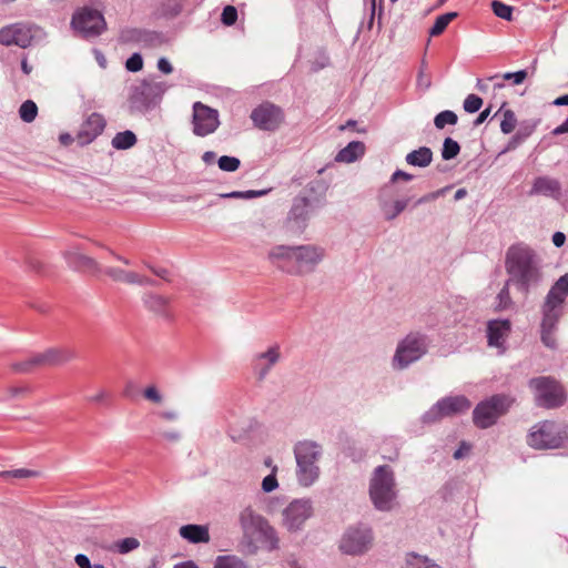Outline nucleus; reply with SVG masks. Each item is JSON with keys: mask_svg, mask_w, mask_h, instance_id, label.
I'll return each instance as SVG.
<instances>
[{"mask_svg": "<svg viewBox=\"0 0 568 568\" xmlns=\"http://www.w3.org/2000/svg\"><path fill=\"white\" fill-rule=\"evenodd\" d=\"M125 68L130 72H139L143 68V58L140 53H133L125 62Z\"/></svg>", "mask_w": 568, "mask_h": 568, "instance_id": "nucleus-49", "label": "nucleus"}, {"mask_svg": "<svg viewBox=\"0 0 568 568\" xmlns=\"http://www.w3.org/2000/svg\"><path fill=\"white\" fill-rule=\"evenodd\" d=\"M250 119L255 128L262 131L275 132L284 123L285 114L281 106L265 101L252 110Z\"/></svg>", "mask_w": 568, "mask_h": 568, "instance_id": "nucleus-16", "label": "nucleus"}, {"mask_svg": "<svg viewBox=\"0 0 568 568\" xmlns=\"http://www.w3.org/2000/svg\"><path fill=\"white\" fill-rule=\"evenodd\" d=\"M373 541L372 527L364 523H357L345 529L339 540V549L346 555L361 556L372 548Z\"/></svg>", "mask_w": 568, "mask_h": 568, "instance_id": "nucleus-10", "label": "nucleus"}, {"mask_svg": "<svg viewBox=\"0 0 568 568\" xmlns=\"http://www.w3.org/2000/svg\"><path fill=\"white\" fill-rule=\"evenodd\" d=\"M239 524L244 538L262 544L270 551L278 548L280 540L275 529L252 506H246L240 511Z\"/></svg>", "mask_w": 568, "mask_h": 568, "instance_id": "nucleus-7", "label": "nucleus"}, {"mask_svg": "<svg viewBox=\"0 0 568 568\" xmlns=\"http://www.w3.org/2000/svg\"><path fill=\"white\" fill-rule=\"evenodd\" d=\"M281 359V347L274 344L264 352L255 353L252 357L251 365L258 381H264L272 368Z\"/></svg>", "mask_w": 568, "mask_h": 568, "instance_id": "nucleus-20", "label": "nucleus"}, {"mask_svg": "<svg viewBox=\"0 0 568 568\" xmlns=\"http://www.w3.org/2000/svg\"><path fill=\"white\" fill-rule=\"evenodd\" d=\"M214 568H247V566L235 556H219Z\"/></svg>", "mask_w": 568, "mask_h": 568, "instance_id": "nucleus-37", "label": "nucleus"}, {"mask_svg": "<svg viewBox=\"0 0 568 568\" xmlns=\"http://www.w3.org/2000/svg\"><path fill=\"white\" fill-rule=\"evenodd\" d=\"M561 185L556 179L549 176L536 178L532 184L529 195L541 194L545 196L558 199L560 196Z\"/></svg>", "mask_w": 568, "mask_h": 568, "instance_id": "nucleus-25", "label": "nucleus"}, {"mask_svg": "<svg viewBox=\"0 0 568 568\" xmlns=\"http://www.w3.org/2000/svg\"><path fill=\"white\" fill-rule=\"evenodd\" d=\"M406 568H440L427 557L417 554H410L407 558Z\"/></svg>", "mask_w": 568, "mask_h": 568, "instance_id": "nucleus-36", "label": "nucleus"}, {"mask_svg": "<svg viewBox=\"0 0 568 568\" xmlns=\"http://www.w3.org/2000/svg\"><path fill=\"white\" fill-rule=\"evenodd\" d=\"M237 20V10L233 6H226L223 9L221 21L225 26H233Z\"/></svg>", "mask_w": 568, "mask_h": 568, "instance_id": "nucleus-48", "label": "nucleus"}, {"mask_svg": "<svg viewBox=\"0 0 568 568\" xmlns=\"http://www.w3.org/2000/svg\"><path fill=\"white\" fill-rule=\"evenodd\" d=\"M323 446L312 439L298 440L293 447L296 462V479L300 486L311 487L321 475L320 460L323 457Z\"/></svg>", "mask_w": 568, "mask_h": 568, "instance_id": "nucleus-5", "label": "nucleus"}, {"mask_svg": "<svg viewBox=\"0 0 568 568\" xmlns=\"http://www.w3.org/2000/svg\"><path fill=\"white\" fill-rule=\"evenodd\" d=\"M568 132V118L552 131L554 135H560Z\"/></svg>", "mask_w": 568, "mask_h": 568, "instance_id": "nucleus-63", "label": "nucleus"}, {"mask_svg": "<svg viewBox=\"0 0 568 568\" xmlns=\"http://www.w3.org/2000/svg\"><path fill=\"white\" fill-rule=\"evenodd\" d=\"M38 114V106L32 100L24 101L19 108V115L26 123L34 121Z\"/></svg>", "mask_w": 568, "mask_h": 568, "instance_id": "nucleus-35", "label": "nucleus"}, {"mask_svg": "<svg viewBox=\"0 0 568 568\" xmlns=\"http://www.w3.org/2000/svg\"><path fill=\"white\" fill-rule=\"evenodd\" d=\"M180 536L192 544H201L210 541L209 528L203 525L189 524L179 530Z\"/></svg>", "mask_w": 568, "mask_h": 568, "instance_id": "nucleus-28", "label": "nucleus"}, {"mask_svg": "<svg viewBox=\"0 0 568 568\" xmlns=\"http://www.w3.org/2000/svg\"><path fill=\"white\" fill-rule=\"evenodd\" d=\"M368 496L378 511L389 513L398 505V487L395 471L389 465H379L372 471Z\"/></svg>", "mask_w": 568, "mask_h": 568, "instance_id": "nucleus-4", "label": "nucleus"}, {"mask_svg": "<svg viewBox=\"0 0 568 568\" xmlns=\"http://www.w3.org/2000/svg\"><path fill=\"white\" fill-rule=\"evenodd\" d=\"M314 210L315 206L306 196L295 197L287 217L291 227L297 232H303Z\"/></svg>", "mask_w": 568, "mask_h": 568, "instance_id": "nucleus-21", "label": "nucleus"}, {"mask_svg": "<svg viewBox=\"0 0 568 568\" xmlns=\"http://www.w3.org/2000/svg\"><path fill=\"white\" fill-rule=\"evenodd\" d=\"M312 515L313 506L310 499H295L283 510V525L290 531L301 530Z\"/></svg>", "mask_w": 568, "mask_h": 568, "instance_id": "nucleus-18", "label": "nucleus"}, {"mask_svg": "<svg viewBox=\"0 0 568 568\" xmlns=\"http://www.w3.org/2000/svg\"><path fill=\"white\" fill-rule=\"evenodd\" d=\"M217 165L224 172H235L240 168L241 161L235 156L222 155L217 160Z\"/></svg>", "mask_w": 568, "mask_h": 568, "instance_id": "nucleus-42", "label": "nucleus"}, {"mask_svg": "<svg viewBox=\"0 0 568 568\" xmlns=\"http://www.w3.org/2000/svg\"><path fill=\"white\" fill-rule=\"evenodd\" d=\"M143 305L150 312L170 320L172 317L170 312V300L163 295L155 293H145L142 297Z\"/></svg>", "mask_w": 568, "mask_h": 568, "instance_id": "nucleus-24", "label": "nucleus"}, {"mask_svg": "<svg viewBox=\"0 0 568 568\" xmlns=\"http://www.w3.org/2000/svg\"><path fill=\"white\" fill-rule=\"evenodd\" d=\"M405 161L412 166L426 168L433 161V151L428 146H420L407 153Z\"/></svg>", "mask_w": 568, "mask_h": 568, "instance_id": "nucleus-30", "label": "nucleus"}, {"mask_svg": "<svg viewBox=\"0 0 568 568\" xmlns=\"http://www.w3.org/2000/svg\"><path fill=\"white\" fill-rule=\"evenodd\" d=\"M71 26L82 38L99 37L106 28L103 14L91 8H82L72 16Z\"/></svg>", "mask_w": 568, "mask_h": 568, "instance_id": "nucleus-15", "label": "nucleus"}, {"mask_svg": "<svg viewBox=\"0 0 568 568\" xmlns=\"http://www.w3.org/2000/svg\"><path fill=\"white\" fill-rule=\"evenodd\" d=\"M491 10L494 14L500 19H504L506 21L513 20L514 8L511 6H508L499 0H494L491 2Z\"/></svg>", "mask_w": 568, "mask_h": 568, "instance_id": "nucleus-39", "label": "nucleus"}, {"mask_svg": "<svg viewBox=\"0 0 568 568\" xmlns=\"http://www.w3.org/2000/svg\"><path fill=\"white\" fill-rule=\"evenodd\" d=\"M444 192H445V189H440L435 192L427 193V194L423 195L422 197L417 199L414 203V206H418L424 203L432 202V201L436 200L437 197H439L440 195H443Z\"/></svg>", "mask_w": 568, "mask_h": 568, "instance_id": "nucleus-53", "label": "nucleus"}, {"mask_svg": "<svg viewBox=\"0 0 568 568\" xmlns=\"http://www.w3.org/2000/svg\"><path fill=\"white\" fill-rule=\"evenodd\" d=\"M136 135L130 131L125 130L122 132L116 133L111 144L115 150H128L136 144Z\"/></svg>", "mask_w": 568, "mask_h": 568, "instance_id": "nucleus-32", "label": "nucleus"}, {"mask_svg": "<svg viewBox=\"0 0 568 568\" xmlns=\"http://www.w3.org/2000/svg\"><path fill=\"white\" fill-rule=\"evenodd\" d=\"M139 34H140V31L136 29L125 30L121 33V39L123 41H131V40L138 39Z\"/></svg>", "mask_w": 568, "mask_h": 568, "instance_id": "nucleus-58", "label": "nucleus"}, {"mask_svg": "<svg viewBox=\"0 0 568 568\" xmlns=\"http://www.w3.org/2000/svg\"><path fill=\"white\" fill-rule=\"evenodd\" d=\"M267 190H260V191H254V190H250V191H243V199H255V197H260V196H263L265 194H267Z\"/></svg>", "mask_w": 568, "mask_h": 568, "instance_id": "nucleus-60", "label": "nucleus"}, {"mask_svg": "<svg viewBox=\"0 0 568 568\" xmlns=\"http://www.w3.org/2000/svg\"><path fill=\"white\" fill-rule=\"evenodd\" d=\"M37 475V471L34 470H30V469H24V468H19V469H14V470H7V471H2L1 473V476L2 477H13V478H28V477H32V476H36Z\"/></svg>", "mask_w": 568, "mask_h": 568, "instance_id": "nucleus-51", "label": "nucleus"}, {"mask_svg": "<svg viewBox=\"0 0 568 568\" xmlns=\"http://www.w3.org/2000/svg\"><path fill=\"white\" fill-rule=\"evenodd\" d=\"M74 561L79 568H91L92 567L89 557L84 554H78L74 557Z\"/></svg>", "mask_w": 568, "mask_h": 568, "instance_id": "nucleus-56", "label": "nucleus"}, {"mask_svg": "<svg viewBox=\"0 0 568 568\" xmlns=\"http://www.w3.org/2000/svg\"><path fill=\"white\" fill-rule=\"evenodd\" d=\"M568 296V273L560 276L549 290L541 305L540 339L548 348H556L555 334L564 315V303Z\"/></svg>", "mask_w": 568, "mask_h": 568, "instance_id": "nucleus-3", "label": "nucleus"}, {"mask_svg": "<svg viewBox=\"0 0 568 568\" xmlns=\"http://www.w3.org/2000/svg\"><path fill=\"white\" fill-rule=\"evenodd\" d=\"M139 546L140 541L134 537H126L115 544L118 552L123 555L139 548Z\"/></svg>", "mask_w": 568, "mask_h": 568, "instance_id": "nucleus-43", "label": "nucleus"}, {"mask_svg": "<svg viewBox=\"0 0 568 568\" xmlns=\"http://www.w3.org/2000/svg\"><path fill=\"white\" fill-rule=\"evenodd\" d=\"M428 349V337L420 332H410L398 344L393 357L395 369H405L419 361Z\"/></svg>", "mask_w": 568, "mask_h": 568, "instance_id": "nucleus-8", "label": "nucleus"}, {"mask_svg": "<svg viewBox=\"0 0 568 568\" xmlns=\"http://www.w3.org/2000/svg\"><path fill=\"white\" fill-rule=\"evenodd\" d=\"M102 272L115 282H122L126 284H136V282H141L140 274L125 271L120 267H105L102 270Z\"/></svg>", "mask_w": 568, "mask_h": 568, "instance_id": "nucleus-31", "label": "nucleus"}, {"mask_svg": "<svg viewBox=\"0 0 568 568\" xmlns=\"http://www.w3.org/2000/svg\"><path fill=\"white\" fill-rule=\"evenodd\" d=\"M517 123V119L515 116V113L511 110H506L504 112V118L500 122V130L505 134H509L514 131Z\"/></svg>", "mask_w": 568, "mask_h": 568, "instance_id": "nucleus-44", "label": "nucleus"}, {"mask_svg": "<svg viewBox=\"0 0 568 568\" xmlns=\"http://www.w3.org/2000/svg\"><path fill=\"white\" fill-rule=\"evenodd\" d=\"M158 69L164 74H170L173 71L171 62L166 58H160L158 60Z\"/></svg>", "mask_w": 568, "mask_h": 568, "instance_id": "nucleus-55", "label": "nucleus"}, {"mask_svg": "<svg viewBox=\"0 0 568 568\" xmlns=\"http://www.w3.org/2000/svg\"><path fill=\"white\" fill-rule=\"evenodd\" d=\"M192 123L195 135L206 136L219 128V112L201 102H195Z\"/></svg>", "mask_w": 568, "mask_h": 568, "instance_id": "nucleus-19", "label": "nucleus"}, {"mask_svg": "<svg viewBox=\"0 0 568 568\" xmlns=\"http://www.w3.org/2000/svg\"><path fill=\"white\" fill-rule=\"evenodd\" d=\"M513 284L509 280L505 282V285L500 290V292L497 294L496 297V310L497 311H504L509 308L513 305V300L510 297L509 293V286Z\"/></svg>", "mask_w": 568, "mask_h": 568, "instance_id": "nucleus-34", "label": "nucleus"}, {"mask_svg": "<svg viewBox=\"0 0 568 568\" xmlns=\"http://www.w3.org/2000/svg\"><path fill=\"white\" fill-rule=\"evenodd\" d=\"M143 396L145 399H148L152 403H156V404H160L163 400V396L161 395V393L158 390V388L155 386H148L143 390Z\"/></svg>", "mask_w": 568, "mask_h": 568, "instance_id": "nucleus-52", "label": "nucleus"}, {"mask_svg": "<svg viewBox=\"0 0 568 568\" xmlns=\"http://www.w3.org/2000/svg\"><path fill=\"white\" fill-rule=\"evenodd\" d=\"M148 266V268L151 270V272L153 274H155L156 276L163 278V280H166L168 278V275H169V271L166 268H163V267H154L150 264H145Z\"/></svg>", "mask_w": 568, "mask_h": 568, "instance_id": "nucleus-59", "label": "nucleus"}, {"mask_svg": "<svg viewBox=\"0 0 568 568\" xmlns=\"http://www.w3.org/2000/svg\"><path fill=\"white\" fill-rule=\"evenodd\" d=\"M460 146L457 141L452 138H446L443 143L442 158L444 160H452L458 155Z\"/></svg>", "mask_w": 568, "mask_h": 568, "instance_id": "nucleus-41", "label": "nucleus"}, {"mask_svg": "<svg viewBox=\"0 0 568 568\" xmlns=\"http://www.w3.org/2000/svg\"><path fill=\"white\" fill-rule=\"evenodd\" d=\"M527 442L536 449H555L566 444L567 433L558 424L544 420L531 428Z\"/></svg>", "mask_w": 568, "mask_h": 568, "instance_id": "nucleus-11", "label": "nucleus"}, {"mask_svg": "<svg viewBox=\"0 0 568 568\" xmlns=\"http://www.w3.org/2000/svg\"><path fill=\"white\" fill-rule=\"evenodd\" d=\"M471 407L470 400L464 395L447 396L434 404L423 416L424 424H434L445 417L466 413Z\"/></svg>", "mask_w": 568, "mask_h": 568, "instance_id": "nucleus-13", "label": "nucleus"}, {"mask_svg": "<svg viewBox=\"0 0 568 568\" xmlns=\"http://www.w3.org/2000/svg\"><path fill=\"white\" fill-rule=\"evenodd\" d=\"M40 32L41 29L33 24L13 23L0 30V44L6 47L18 45L24 49L32 44Z\"/></svg>", "mask_w": 568, "mask_h": 568, "instance_id": "nucleus-17", "label": "nucleus"}, {"mask_svg": "<svg viewBox=\"0 0 568 568\" xmlns=\"http://www.w3.org/2000/svg\"><path fill=\"white\" fill-rule=\"evenodd\" d=\"M537 123L532 121H526L520 123L518 130L516 131L517 139L519 140H526L529 138L534 131L536 130Z\"/></svg>", "mask_w": 568, "mask_h": 568, "instance_id": "nucleus-47", "label": "nucleus"}, {"mask_svg": "<svg viewBox=\"0 0 568 568\" xmlns=\"http://www.w3.org/2000/svg\"><path fill=\"white\" fill-rule=\"evenodd\" d=\"M410 202L409 197L397 199L393 202L386 200L384 195L378 196V205L386 221L395 220L403 213Z\"/></svg>", "mask_w": 568, "mask_h": 568, "instance_id": "nucleus-26", "label": "nucleus"}, {"mask_svg": "<svg viewBox=\"0 0 568 568\" xmlns=\"http://www.w3.org/2000/svg\"><path fill=\"white\" fill-rule=\"evenodd\" d=\"M566 241V235L561 232H556L554 235H552V243L556 247H560L564 245Z\"/></svg>", "mask_w": 568, "mask_h": 568, "instance_id": "nucleus-62", "label": "nucleus"}, {"mask_svg": "<svg viewBox=\"0 0 568 568\" xmlns=\"http://www.w3.org/2000/svg\"><path fill=\"white\" fill-rule=\"evenodd\" d=\"M173 568H199V566L194 561L187 560V561H183V562H179V564L174 565Z\"/></svg>", "mask_w": 568, "mask_h": 568, "instance_id": "nucleus-64", "label": "nucleus"}, {"mask_svg": "<svg viewBox=\"0 0 568 568\" xmlns=\"http://www.w3.org/2000/svg\"><path fill=\"white\" fill-rule=\"evenodd\" d=\"M326 251L315 244L277 245L267 253L270 263L280 271L294 276L315 272L323 262Z\"/></svg>", "mask_w": 568, "mask_h": 568, "instance_id": "nucleus-1", "label": "nucleus"}, {"mask_svg": "<svg viewBox=\"0 0 568 568\" xmlns=\"http://www.w3.org/2000/svg\"><path fill=\"white\" fill-rule=\"evenodd\" d=\"M505 266L508 280L525 296L542 281L539 257L528 245H511L506 253Z\"/></svg>", "mask_w": 568, "mask_h": 568, "instance_id": "nucleus-2", "label": "nucleus"}, {"mask_svg": "<svg viewBox=\"0 0 568 568\" xmlns=\"http://www.w3.org/2000/svg\"><path fill=\"white\" fill-rule=\"evenodd\" d=\"M458 121L457 114L454 111L445 110L439 112L435 119L434 124L437 129H444L445 125L450 124L455 125Z\"/></svg>", "mask_w": 568, "mask_h": 568, "instance_id": "nucleus-38", "label": "nucleus"}, {"mask_svg": "<svg viewBox=\"0 0 568 568\" xmlns=\"http://www.w3.org/2000/svg\"><path fill=\"white\" fill-rule=\"evenodd\" d=\"M515 398L506 394H496L481 400L473 412L474 424L479 428H488L505 415L513 406Z\"/></svg>", "mask_w": 568, "mask_h": 568, "instance_id": "nucleus-9", "label": "nucleus"}, {"mask_svg": "<svg viewBox=\"0 0 568 568\" xmlns=\"http://www.w3.org/2000/svg\"><path fill=\"white\" fill-rule=\"evenodd\" d=\"M69 266L75 270L100 271L99 264L92 257H89L78 250H70L64 253Z\"/></svg>", "mask_w": 568, "mask_h": 568, "instance_id": "nucleus-27", "label": "nucleus"}, {"mask_svg": "<svg viewBox=\"0 0 568 568\" xmlns=\"http://www.w3.org/2000/svg\"><path fill=\"white\" fill-rule=\"evenodd\" d=\"M170 85L165 81L149 78L130 87L128 103L132 113H142L155 109L162 101Z\"/></svg>", "mask_w": 568, "mask_h": 568, "instance_id": "nucleus-6", "label": "nucleus"}, {"mask_svg": "<svg viewBox=\"0 0 568 568\" xmlns=\"http://www.w3.org/2000/svg\"><path fill=\"white\" fill-rule=\"evenodd\" d=\"M327 189H328V185L323 180H314L307 184V190L311 193L318 194L320 196H324Z\"/></svg>", "mask_w": 568, "mask_h": 568, "instance_id": "nucleus-50", "label": "nucleus"}, {"mask_svg": "<svg viewBox=\"0 0 568 568\" xmlns=\"http://www.w3.org/2000/svg\"><path fill=\"white\" fill-rule=\"evenodd\" d=\"M536 404L545 408H555L564 404L565 395L561 386L551 377L541 376L529 381Z\"/></svg>", "mask_w": 568, "mask_h": 568, "instance_id": "nucleus-14", "label": "nucleus"}, {"mask_svg": "<svg viewBox=\"0 0 568 568\" xmlns=\"http://www.w3.org/2000/svg\"><path fill=\"white\" fill-rule=\"evenodd\" d=\"M483 105V100L476 94H469L464 100V110L468 113L477 112Z\"/></svg>", "mask_w": 568, "mask_h": 568, "instance_id": "nucleus-46", "label": "nucleus"}, {"mask_svg": "<svg viewBox=\"0 0 568 568\" xmlns=\"http://www.w3.org/2000/svg\"><path fill=\"white\" fill-rule=\"evenodd\" d=\"M490 111H491V109H490V108H486L484 111H481V112L479 113V115L476 118V120L474 121V125H475V126H478V125H480L481 123H484V122L486 121V119L489 116Z\"/></svg>", "mask_w": 568, "mask_h": 568, "instance_id": "nucleus-61", "label": "nucleus"}, {"mask_svg": "<svg viewBox=\"0 0 568 568\" xmlns=\"http://www.w3.org/2000/svg\"><path fill=\"white\" fill-rule=\"evenodd\" d=\"M511 332V323L509 320H491L487 323V342L491 347L504 353L506 349V341Z\"/></svg>", "mask_w": 568, "mask_h": 568, "instance_id": "nucleus-22", "label": "nucleus"}, {"mask_svg": "<svg viewBox=\"0 0 568 568\" xmlns=\"http://www.w3.org/2000/svg\"><path fill=\"white\" fill-rule=\"evenodd\" d=\"M414 179L413 174L410 173H407L405 171H402V170H396L392 176H390V182L392 183H395L397 182L398 180H404L406 182H409Z\"/></svg>", "mask_w": 568, "mask_h": 568, "instance_id": "nucleus-54", "label": "nucleus"}, {"mask_svg": "<svg viewBox=\"0 0 568 568\" xmlns=\"http://www.w3.org/2000/svg\"><path fill=\"white\" fill-rule=\"evenodd\" d=\"M457 17L456 12H447L436 18L433 27L429 29L430 37L440 36L447 28V26Z\"/></svg>", "mask_w": 568, "mask_h": 568, "instance_id": "nucleus-33", "label": "nucleus"}, {"mask_svg": "<svg viewBox=\"0 0 568 568\" xmlns=\"http://www.w3.org/2000/svg\"><path fill=\"white\" fill-rule=\"evenodd\" d=\"M28 392H30V387L29 386H21V387L12 386V387L8 388V394H9L8 397L9 398L17 397L20 394L28 393Z\"/></svg>", "mask_w": 568, "mask_h": 568, "instance_id": "nucleus-57", "label": "nucleus"}, {"mask_svg": "<svg viewBox=\"0 0 568 568\" xmlns=\"http://www.w3.org/2000/svg\"><path fill=\"white\" fill-rule=\"evenodd\" d=\"M365 153V145L359 141H352L343 148L335 156L336 162L353 163Z\"/></svg>", "mask_w": 568, "mask_h": 568, "instance_id": "nucleus-29", "label": "nucleus"}, {"mask_svg": "<svg viewBox=\"0 0 568 568\" xmlns=\"http://www.w3.org/2000/svg\"><path fill=\"white\" fill-rule=\"evenodd\" d=\"M276 471H277V466H272V473L263 478L262 489L264 493H271L278 487Z\"/></svg>", "mask_w": 568, "mask_h": 568, "instance_id": "nucleus-45", "label": "nucleus"}, {"mask_svg": "<svg viewBox=\"0 0 568 568\" xmlns=\"http://www.w3.org/2000/svg\"><path fill=\"white\" fill-rule=\"evenodd\" d=\"M527 77H528L527 70H519L516 72H506L501 75L495 74V75L489 77L487 80L493 81L498 78H501L503 80L511 81L513 84H515V85H519L527 79Z\"/></svg>", "mask_w": 568, "mask_h": 568, "instance_id": "nucleus-40", "label": "nucleus"}, {"mask_svg": "<svg viewBox=\"0 0 568 568\" xmlns=\"http://www.w3.org/2000/svg\"><path fill=\"white\" fill-rule=\"evenodd\" d=\"M75 358V352L67 348H48L42 353L31 355L29 358L14 363L13 369L19 373H31L36 367L57 366Z\"/></svg>", "mask_w": 568, "mask_h": 568, "instance_id": "nucleus-12", "label": "nucleus"}, {"mask_svg": "<svg viewBox=\"0 0 568 568\" xmlns=\"http://www.w3.org/2000/svg\"><path fill=\"white\" fill-rule=\"evenodd\" d=\"M105 124L106 122L103 115L95 112L91 113L82 123L81 129L78 132L77 139L79 144L87 145L91 143L103 132Z\"/></svg>", "mask_w": 568, "mask_h": 568, "instance_id": "nucleus-23", "label": "nucleus"}]
</instances>
